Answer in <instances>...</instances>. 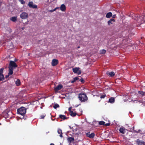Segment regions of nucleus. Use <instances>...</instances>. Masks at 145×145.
Segmentation results:
<instances>
[{
    "instance_id": "obj_1",
    "label": "nucleus",
    "mask_w": 145,
    "mask_h": 145,
    "mask_svg": "<svg viewBox=\"0 0 145 145\" xmlns=\"http://www.w3.org/2000/svg\"><path fill=\"white\" fill-rule=\"evenodd\" d=\"M17 67V65L14 61H11L9 65V74H12L13 73V70Z\"/></svg>"
},
{
    "instance_id": "obj_2",
    "label": "nucleus",
    "mask_w": 145,
    "mask_h": 145,
    "mask_svg": "<svg viewBox=\"0 0 145 145\" xmlns=\"http://www.w3.org/2000/svg\"><path fill=\"white\" fill-rule=\"evenodd\" d=\"M78 98L81 102H85L88 100V97L86 94L80 93L79 95Z\"/></svg>"
},
{
    "instance_id": "obj_3",
    "label": "nucleus",
    "mask_w": 145,
    "mask_h": 145,
    "mask_svg": "<svg viewBox=\"0 0 145 145\" xmlns=\"http://www.w3.org/2000/svg\"><path fill=\"white\" fill-rule=\"evenodd\" d=\"M26 109L23 107H22L18 109L17 110L18 113L22 115L24 114L26 112Z\"/></svg>"
},
{
    "instance_id": "obj_4",
    "label": "nucleus",
    "mask_w": 145,
    "mask_h": 145,
    "mask_svg": "<svg viewBox=\"0 0 145 145\" xmlns=\"http://www.w3.org/2000/svg\"><path fill=\"white\" fill-rule=\"evenodd\" d=\"M28 16L27 13L25 12H22L20 15V18L22 19H26Z\"/></svg>"
},
{
    "instance_id": "obj_5",
    "label": "nucleus",
    "mask_w": 145,
    "mask_h": 145,
    "mask_svg": "<svg viewBox=\"0 0 145 145\" xmlns=\"http://www.w3.org/2000/svg\"><path fill=\"white\" fill-rule=\"evenodd\" d=\"M145 17H143L142 16H137V17L135 18V19L138 22H140L141 23H143V20L144 19Z\"/></svg>"
},
{
    "instance_id": "obj_6",
    "label": "nucleus",
    "mask_w": 145,
    "mask_h": 145,
    "mask_svg": "<svg viewBox=\"0 0 145 145\" xmlns=\"http://www.w3.org/2000/svg\"><path fill=\"white\" fill-rule=\"evenodd\" d=\"M73 72L78 74H80L81 73V71L80 70V68L78 67H76L72 69Z\"/></svg>"
},
{
    "instance_id": "obj_7",
    "label": "nucleus",
    "mask_w": 145,
    "mask_h": 145,
    "mask_svg": "<svg viewBox=\"0 0 145 145\" xmlns=\"http://www.w3.org/2000/svg\"><path fill=\"white\" fill-rule=\"evenodd\" d=\"M28 5L30 8H37V5H36L34 4L32 1H30Z\"/></svg>"
},
{
    "instance_id": "obj_8",
    "label": "nucleus",
    "mask_w": 145,
    "mask_h": 145,
    "mask_svg": "<svg viewBox=\"0 0 145 145\" xmlns=\"http://www.w3.org/2000/svg\"><path fill=\"white\" fill-rule=\"evenodd\" d=\"M58 61L57 59H54L52 60V65L53 66L56 65L58 63Z\"/></svg>"
},
{
    "instance_id": "obj_9",
    "label": "nucleus",
    "mask_w": 145,
    "mask_h": 145,
    "mask_svg": "<svg viewBox=\"0 0 145 145\" xmlns=\"http://www.w3.org/2000/svg\"><path fill=\"white\" fill-rule=\"evenodd\" d=\"M127 130L123 127H121L119 129V131L120 133H122L124 134L126 131Z\"/></svg>"
},
{
    "instance_id": "obj_10",
    "label": "nucleus",
    "mask_w": 145,
    "mask_h": 145,
    "mask_svg": "<svg viewBox=\"0 0 145 145\" xmlns=\"http://www.w3.org/2000/svg\"><path fill=\"white\" fill-rule=\"evenodd\" d=\"M60 8V10L62 12L65 11L66 10V6L64 4H62L61 5Z\"/></svg>"
},
{
    "instance_id": "obj_11",
    "label": "nucleus",
    "mask_w": 145,
    "mask_h": 145,
    "mask_svg": "<svg viewBox=\"0 0 145 145\" xmlns=\"http://www.w3.org/2000/svg\"><path fill=\"white\" fill-rule=\"evenodd\" d=\"M115 21V20L113 19H111L110 20L108 21V24L109 25H111L113 24V23Z\"/></svg>"
},
{
    "instance_id": "obj_12",
    "label": "nucleus",
    "mask_w": 145,
    "mask_h": 145,
    "mask_svg": "<svg viewBox=\"0 0 145 145\" xmlns=\"http://www.w3.org/2000/svg\"><path fill=\"white\" fill-rule=\"evenodd\" d=\"M63 87V86L61 84L59 85L55 88V92H57L58 90L60 89Z\"/></svg>"
},
{
    "instance_id": "obj_13",
    "label": "nucleus",
    "mask_w": 145,
    "mask_h": 145,
    "mask_svg": "<svg viewBox=\"0 0 145 145\" xmlns=\"http://www.w3.org/2000/svg\"><path fill=\"white\" fill-rule=\"evenodd\" d=\"M86 135L87 137L90 138H93L95 136V134L94 133H88L86 134Z\"/></svg>"
},
{
    "instance_id": "obj_14",
    "label": "nucleus",
    "mask_w": 145,
    "mask_h": 145,
    "mask_svg": "<svg viewBox=\"0 0 145 145\" xmlns=\"http://www.w3.org/2000/svg\"><path fill=\"white\" fill-rule=\"evenodd\" d=\"M99 123L100 125H103L106 126H108L110 125V124L109 123L105 124V122L103 121H99Z\"/></svg>"
},
{
    "instance_id": "obj_15",
    "label": "nucleus",
    "mask_w": 145,
    "mask_h": 145,
    "mask_svg": "<svg viewBox=\"0 0 145 145\" xmlns=\"http://www.w3.org/2000/svg\"><path fill=\"white\" fill-rule=\"evenodd\" d=\"M112 13L110 12H109L106 15V18H110L111 17H112Z\"/></svg>"
},
{
    "instance_id": "obj_16",
    "label": "nucleus",
    "mask_w": 145,
    "mask_h": 145,
    "mask_svg": "<svg viewBox=\"0 0 145 145\" xmlns=\"http://www.w3.org/2000/svg\"><path fill=\"white\" fill-rule=\"evenodd\" d=\"M10 20L13 22H15L17 20V17L16 16L12 17L10 18Z\"/></svg>"
},
{
    "instance_id": "obj_17",
    "label": "nucleus",
    "mask_w": 145,
    "mask_h": 145,
    "mask_svg": "<svg viewBox=\"0 0 145 145\" xmlns=\"http://www.w3.org/2000/svg\"><path fill=\"white\" fill-rule=\"evenodd\" d=\"M107 74L110 76L112 77L114 76L115 75V73L113 72H108Z\"/></svg>"
},
{
    "instance_id": "obj_18",
    "label": "nucleus",
    "mask_w": 145,
    "mask_h": 145,
    "mask_svg": "<svg viewBox=\"0 0 145 145\" xmlns=\"http://www.w3.org/2000/svg\"><path fill=\"white\" fill-rule=\"evenodd\" d=\"M109 102L111 103H113L114 102V98L113 97H111L109 99Z\"/></svg>"
},
{
    "instance_id": "obj_19",
    "label": "nucleus",
    "mask_w": 145,
    "mask_h": 145,
    "mask_svg": "<svg viewBox=\"0 0 145 145\" xmlns=\"http://www.w3.org/2000/svg\"><path fill=\"white\" fill-rule=\"evenodd\" d=\"M68 141L70 142H71L74 141V139L73 138L71 137H68L67 138Z\"/></svg>"
},
{
    "instance_id": "obj_20",
    "label": "nucleus",
    "mask_w": 145,
    "mask_h": 145,
    "mask_svg": "<svg viewBox=\"0 0 145 145\" xmlns=\"http://www.w3.org/2000/svg\"><path fill=\"white\" fill-rule=\"evenodd\" d=\"M57 132L58 134H60L59 136L60 137H62V131L60 129H58L57 130Z\"/></svg>"
},
{
    "instance_id": "obj_21",
    "label": "nucleus",
    "mask_w": 145,
    "mask_h": 145,
    "mask_svg": "<svg viewBox=\"0 0 145 145\" xmlns=\"http://www.w3.org/2000/svg\"><path fill=\"white\" fill-rule=\"evenodd\" d=\"M15 84L17 86H19L20 84V82L19 80L18 79L15 82Z\"/></svg>"
},
{
    "instance_id": "obj_22",
    "label": "nucleus",
    "mask_w": 145,
    "mask_h": 145,
    "mask_svg": "<svg viewBox=\"0 0 145 145\" xmlns=\"http://www.w3.org/2000/svg\"><path fill=\"white\" fill-rule=\"evenodd\" d=\"M137 143L138 145H144V143L143 142L140 141H137Z\"/></svg>"
},
{
    "instance_id": "obj_23",
    "label": "nucleus",
    "mask_w": 145,
    "mask_h": 145,
    "mask_svg": "<svg viewBox=\"0 0 145 145\" xmlns=\"http://www.w3.org/2000/svg\"><path fill=\"white\" fill-rule=\"evenodd\" d=\"M70 114L71 116L73 117L75 116L76 115V113L73 112L72 111H71Z\"/></svg>"
},
{
    "instance_id": "obj_24",
    "label": "nucleus",
    "mask_w": 145,
    "mask_h": 145,
    "mask_svg": "<svg viewBox=\"0 0 145 145\" xmlns=\"http://www.w3.org/2000/svg\"><path fill=\"white\" fill-rule=\"evenodd\" d=\"M106 52V50H105L103 49L100 50V52L101 54H103L105 53Z\"/></svg>"
},
{
    "instance_id": "obj_25",
    "label": "nucleus",
    "mask_w": 145,
    "mask_h": 145,
    "mask_svg": "<svg viewBox=\"0 0 145 145\" xmlns=\"http://www.w3.org/2000/svg\"><path fill=\"white\" fill-rule=\"evenodd\" d=\"M4 79V76L2 74H0V80H2Z\"/></svg>"
},
{
    "instance_id": "obj_26",
    "label": "nucleus",
    "mask_w": 145,
    "mask_h": 145,
    "mask_svg": "<svg viewBox=\"0 0 145 145\" xmlns=\"http://www.w3.org/2000/svg\"><path fill=\"white\" fill-rule=\"evenodd\" d=\"M59 117L63 119V120H65L66 119V117L64 115H59Z\"/></svg>"
},
{
    "instance_id": "obj_27",
    "label": "nucleus",
    "mask_w": 145,
    "mask_h": 145,
    "mask_svg": "<svg viewBox=\"0 0 145 145\" xmlns=\"http://www.w3.org/2000/svg\"><path fill=\"white\" fill-rule=\"evenodd\" d=\"M59 106L58 104H55L54 106V108L56 109L57 108L59 107Z\"/></svg>"
},
{
    "instance_id": "obj_28",
    "label": "nucleus",
    "mask_w": 145,
    "mask_h": 145,
    "mask_svg": "<svg viewBox=\"0 0 145 145\" xmlns=\"http://www.w3.org/2000/svg\"><path fill=\"white\" fill-rule=\"evenodd\" d=\"M22 4H25V2L23 0H18Z\"/></svg>"
},
{
    "instance_id": "obj_29",
    "label": "nucleus",
    "mask_w": 145,
    "mask_h": 145,
    "mask_svg": "<svg viewBox=\"0 0 145 145\" xmlns=\"http://www.w3.org/2000/svg\"><path fill=\"white\" fill-rule=\"evenodd\" d=\"M138 93L143 95L144 94V92L142 91H138Z\"/></svg>"
},
{
    "instance_id": "obj_30",
    "label": "nucleus",
    "mask_w": 145,
    "mask_h": 145,
    "mask_svg": "<svg viewBox=\"0 0 145 145\" xmlns=\"http://www.w3.org/2000/svg\"><path fill=\"white\" fill-rule=\"evenodd\" d=\"M106 96V95L105 94H103L101 96V99L104 98Z\"/></svg>"
},
{
    "instance_id": "obj_31",
    "label": "nucleus",
    "mask_w": 145,
    "mask_h": 145,
    "mask_svg": "<svg viewBox=\"0 0 145 145\" xmlns=\"http://www.w3.org/2000/svg\"><path fill=\"white\" fill-rule=\"evenodd\" d=\"M3 69L2 68L0 69V74H2L3 72Z\"/></svg>"
},
{
    "instance_id": "obj_32",
    "label": "nucleus",
    "mask_w": 145,
    "mask_h": 145,
    "mask_svg": "<svg viewBox=\"0 0 145 145\" xmlns=\"http://www.w3.org/2000/svg\"><path fill=\"white\" fill-rule=\"evenodd\" d=\"M56 11L55 9H53V10H49V12H53L54 11Z\"/></svg>"
},
{
    "instance_id": "obj_33",
    "label": "nucleus",
    "mask_w": 145,
    "mask_h": 145,
    "mask_svg": "<svg viewBox=\"0 0 145 145\" xmlns=\"http://www.w3.org/2000/svg\"><path fill=\"white\" fill-rule=\"evenodd\" d=\"M11 75V74H9V72L8 73V75H7L6 76H5L6 78H8L9 77V76L10 75Z\"/></svg>"
},
{
    "instance_id": "obj_34",
    "label": "nucleus",
    "mask_w": 145,
    "mask_h": 145,
    "mask_svg": "<svg viewBox=\"0 0 145 145\" xmlns=\"http://www.w3.org/2000/svg\"><path fill=\"white\" fill-rule=\"evenodd\" d=\"M71 107H70L69 108V110L70 111V113L71 112V111H72L71 110Z\"/></svg>"
},
{
    "instance_id": "obj_35",
    "label": "nucleus",
    "mask_w": 145,
    "mask_h": 145,
    "mask_svg": "<svg viewBox=\"0 0 145 145\" xmlns=\"http://www.w3.org/2000/svg\"><path fill=\"white\" fill-rule=\"evenodd\" d=\"M78 79V78L77 77H75L74 78V81H76V80H77Z\"/></svg>"
},
{
    "instance_id": "obj_36",
    "label": "nucleus",
    "mask_w": 145,
    "mask_h": 145,
    "mask_svg": "<svg viewBox=\"0 0 145 145\" xmlns=\"http://www.w3.org/2000/svg\"><path fill=\"white\" fill-rule=\"evenodd\" d=\"M112 16V18H113H113H115L116 15L115 14H114Z\"/></svg>"
},
{
    "instance_id": "obj_37",
    "label": "nucleus",
    "mask_w": 145,
    "mask_h": 145,
    "mask_svg": "<svg viewBox=\"0 0 145 145\" xmlns=\"http://www.w3.org/2000/svg\"><path fill=\"white\" fill-rule=\"evenodd\" d=\"M80 81L81 82H83V81H84V80L82 79V78H81V79L80 80Z\"/></svg>"
},
{
    "instance_id": "obj_38",
    "label": "nucleus",
    "mask_w": 145,
    "mask_h": 145,
    "mask_svg": "<svg viewBox=\"0 0 145 145\" xmlns=\"http://www.w3.org/2000/svg\"><path fill=\"white\" fill-rule=\"evenodd\" d=\"M45 116H41V118H43Z\"/></svg>"
},
{
    "instance_id": "obj_39",
    "label": "nucleus",
    "mask_w": 145,
    "mask_h": 145,
    "mask_svg": "<svg viewBox=\"0 0 145 145\" xmlns=\"http://www.w3.org/2000/svg\"><path fill=\"white\" fill-rule=\"evenodd\" d=\"M59 8V7H57L56 8H55L54 9H55V10H56L57 9H58V8Z\"/></svg>"
},
{
    "instance_id": "obj_40",
    "label": "nucleus",
    "mask_w": 145,
    "mask_h": 145,
    "mask_svg": "<svg viewBox=\"0 0 145 145\" xmlns=\"http://www.w3.org/2000/svg\"><path fill=\"white\" fill-rule=\"evenodd\" d=\"M50 145H54V144L53 143H51Z\"/></svg>"
},
{
    "instance_id": "obj_41",
    "label": "nucleus",
    "mask_w": 145,
    "mask_h": 145,
    "mask_svg": "<svg viewBox=\"0 0 145 145\" xmlns=\"http://www.w3.org/2000/svg\"><path fill=\"white\" fill-rule=\"evenodd\" d=\"M80 47V46H78V48H79Z\"/></svg>"
}]
</instances>
